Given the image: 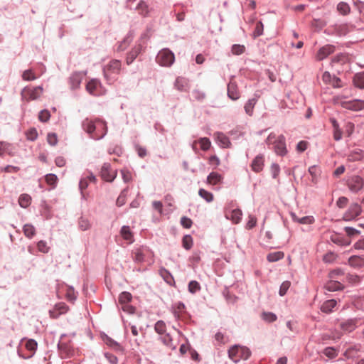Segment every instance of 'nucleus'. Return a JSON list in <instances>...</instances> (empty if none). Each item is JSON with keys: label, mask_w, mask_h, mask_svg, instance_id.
<instances>
[{"label": "nucleus", "mask_w": 364, "mask_h": 364, "mask_svg": "<svg viewBox=\"0 0 364 364\" xmlns=\"http://www.w3.org/2000/svg\"><path fill=\"white\" fill-rule=\"evenodd\" d=\"M198 194L200 197H202L208 203L212 202L213 200V195L211 193L205 191V189H200L198 191Z\"/></svg>", "instance_id": "44"}, {"label": "nucleus", "mask_w": 364, "mask_h": 364, "mask_svg": "<svg viewBox=\"0 0 364 364\" xmlns=\"http://www.w3.org/2000/svg\"><path fill=\"white\" fill-rule=\"evenodd\" d=\"M27 139L31 141H33L38 137V132L36 129L32 128L28 130L26 132Z\"/></svg>", "instance_id": "64"}, {"label": "nucleus", "mask_w": 364, "mask_h": 364, "mask_svg": "<svg viewBox=\"0 0 364 364\" xmlns=\"http://www.w3.org/2000/svg\"><path fill=\"white\" fill-rule=\"evenodd\" d=\"M357 327L356 320L350 319L342 322L340 324V328L346 332H351Z\"/></svg>", "instance_id": "21"}, {"label": "nucleus", "mask_w": 364, "mask_h": 364, "mask_svg": "<svg viewBox=\"0 0 364 364\" xmlns=\"http://www.w3.org/2000/svg\"><path fill=\"white\" fill-rule=\"evenodd\" d=\"M136 10L138 11V12L141 14V15H144L145 16L146 14H148V11H149V9H148V6L147 4L143 1H141L137 6H136Z\"/></svg>", "instance_id": "48"}, {"label": "nucleus", "mask_w": 364, "mask_h": 364, "mask_svg": "<svg viewBox=\"0 0 364 364\" xmlns=\"http://www.w3.org/2000/svg\"><path fill=\"white\" fill-rule=\"evenodd\" d=\"M185 312V305L182 303H178L173 309V314L177 318L182 316L183 313Z\"/></svg>", "instance_id": "41"}, {"label": "nucleus", "mask_w": 364, "mask_h": 364, "mask_svg": "<svg viewBox=\"0 0 364 364\" xmlns=\"http://www.w3.org/2000/svg\"><path fill=\"white\" fill-rule=\"evenodd\" d=\"M121 69V62L118 60H112L104 68V75L107 80L112 79V74H118Z\"/></svg>", "instance_id": "7"}, {"label": "nucleus", "mask_w": 364, "mask_h": 364, "mask_svg": "<svg viewBox=\"0 0 364 364\" xmlns=\"http://www.w3.org/2000/svg\"><path fill=\"white\" fill-rule=\"evenodd\" d=\"M132 294L129 292L124 291L119 294V301L121 304L129 303L132 300Z\"/></svg>", "instance_id": "47"}, {"label": "nucleus", "mask_w": 364, "mask_h": 364, "mask_svg": "<svg viewBox=\"0 0 364 364\" xmlns=\"http://www.w3.org/2000/svg\"><path fill=\"white\" fill-rule=\"evenodd\" d=\"M341 105L345 109L353 111H359L364 108V101L360 100H353L349 101H341Z\"/></svg>", "instance_id": "11"}, {"label": "nucleus", "mask_w": 364, "mask_h": 364, "mask_svg": "<svg viewBox=\"0 0 364 364\" xmlns=\"http://www.w3.org/2000/svg\"><path fill=\"white\" fill-rule=\"evenodd\" d=\"M60 313V314H65L68 311V306L63 302L57 304L54 308Z\"/></svg>", "instance_id": "55"}, {"label": "nucleus", "mask_w": 364, "mask_h": 364, "mask_svg": "<svg viewBox=\"0 0 364 364\" xmlns=\"http://www.w3.org/2000/svg\"><path fill=\"white\" fill-rule=\"evenodd\" d=\"M26 348L28 350L34 352L37 348V343L34 340L30 339L26 341Z\"/></svg>", "instance_id": "63"}, {"label": "nucleus", "mask_w": 364, "mask_h": 364, "mask_svg": "<svg viewBox=\"0 0 364 364\" xmlns=\"http://www.w3.org/2000/svg\"><path fill=\"white\" fill-rule=\"evenodd\" d=\"M82 128L94 139H100L107 134V127L106 122L102 119L92 120L85 119L82 122Z\"/></svg>", "instance_id": "1"}, {"label": "nucleus", "mask_w": 364, "mask_h": 364, "mask_svg": "<svg viewBox=\"0 0 364 364\" xmlns=\"http://www.w3.org/2000/svg\"><path fill=\"white\" fill-rule=\"evenodd\" d=\"M291 218L294 222L298 223L299 224L304 225H310L314 223L315 219L313 216H304L302 218H299L295 213H291Z\"/></svg>", "instance_id": "17"}, {"label": "nucleus", "mask_w": 364, "mask_h": 364, "mask_svg": "<svg viewBox=\"0 0 364 364\" xmlns=\"http://www.w3.org/2000/svg\"><path fill=\"white\" fill-rule=\"evenodd\" d=\"M335 52V47L332 45H326L321 48L316 55V58L317 60H322L324 58H327L329 55Z\"/></svg>", "instance_id": "13"}, {"label": "nucleus", "mask_w": 364, "mask_h": 364, "mask_svg": "<svg viewBox=\"0 0 364 364\" xmlns=\"http://www.w3.org/2000/svg\"><path fill=\"white\" fill-rule=\"evenodd\" d=\"M188 87V80L183 77H177L175 82V87L180 90H186Z\"/></svg>", "instance_id": "32"}, {"label": "nucleus", "mask_w": 364, "mask_h": 364, "mask_svg": "<svg viewBox=\"0 0 364 364\" xmlns=\"http://www.w3.org/2000/svg\"><path fill=\"white\" fill-rule=\"evenodd\" d=\"M46 181L48 185L55 186L58 181V177L53 173H49L46 176Z\"/></svg>", "instance_id": "54"}, {"label": "nucleus", "mask_w": 364, "mask_h": 364, "mask_svg": "<svg viewBox=\"0 0 364 364\" xmlns=\"http://www.w3.org/2000/svg\"><path fill=\"white\" fill-rule=\"evenodd\" d=\"M156 60L161 66L169 67L174 63L175 56L169 49L164 48L159 51Z\"/></svg>", "instance_id": "5"}, {"label": "nucleus", "mask_w": 364, "mask_h": 364, "mask_svg": "<svg viewBox=\"0 0 364 364\" xmlns=\"http://www.w3.org/2000/svg\"><path fill=\"white\" fill-rule=\"evenodd\" d=\"M336 301L334 299L327 300L323 303L321 306V311L322 312L328 314L332 311V309L336 306Z\"/></svg>", "instance_id": "22"}, {"label": "nucleus", "mask_w": 364, "mask_h": 364, "mask_svg": "<svg viewBox=\"0 0 364 364\" xmlns=\"http://www.w3.org/2000/svg\"><path fill=\"white\" fill-rule=\"evenodd\" d=\"M347 185L351 191L356 193L363 188L364 180L359 176H352L348 179Z\"/></svg>", "instance_id": "9"}, {"label": "nucleus", "mask_w": 364, "mask_h": 364, "mask_svg": "<svg viewBox=\"0 0 364 364\" xmlns=\"http://www.w3.org/2000/svg\"><path fill=\"white\" fill-rule=\"evenodd\" d=\"M363 158V151L360 149H356L348 155V160L350 161H360Z\"/></svg>", "instance_id": "26"}, {"label": "nucleus", "mask_w": 364, "mask_h": 364, "mask_svg": "<svg viewBox=\"0 0 364 364\" xmlns=\"http://www.w3.org/2000/svg\"><path fill=\"white\" fill-rule=\"evenodd\" d=\"M154 329L159 334H164L166 331V323L163 321H158L155 324Z\"/></svg>", "instance_id": "46"}, {"label": "nucleus", "mask_w": 364, "mask_h": 364, "mask_svg": "<svg viewBox=\"0 0 364 364\" xmlns=\"http://www.w3.org/2000/svg\"><path fill=\"white\" fill-rule=\"evenodd\" d=\"M263 23L261 21H258L256 24L253 36L255 38L258 37L263 33Z\"/></svg>", "instance_id": "57"}, {"label": "nucleus", "mask_w": 364, "mask_h": 364, "mask_svg": "<svg viewBox=\"0 0 364 364\" xmlns=\"http://www.w3.org/2000/svg\"><path fill=\"white\" fill-rule=\"evenodd\" d=\"M353 83L355 87L364 89V72L358 73L354 76Z\"/></svg>", "instance_id": "30"}, {"label": "nucleus", "mask_w": 364, "mask_h": 364, "mask_svg": "<svg viewBox=\"0 0 364 364\" xmlns=\"http://www.w3.org/2000/svg\"><path fill=\"white\" fill-rule=\"evenodd\" d=\"M43 92V88L41 86L35 87H26L21 91L22 98L29 101L38 99Z\"/></svg>", "instance_id": "6"}, {"label": "nucleus", "mask_w": 364, "mask_h": 364, "mask_svg": "<svg viewBox=\"0 0 364 364\" xmlns=\"http://www.w3.org/2000/svg\"><path fill=\"white\" fill-rule=\"evenodd\" d=\"M291 286V283L289 281H284L282 285L280 286V289H279V295L280 296H284L286 294L287 290L289 289V288Z\"/></svg>", "instance_id": "59"}, {"label": "nucleus", "mask_w": 364, "mask_h": 364, "mask_svg": "<svg viewBox=\"0 0 364 364\" xmlns=\"http://www.w3.org/2000/svg\"><path fill=\"white\" fill-rule=\"evenodd\" d=\"M348 262L352 267H360L364 265V258L359 256H352L349 258Z\"/></svg>", "instance_id": "28"}, {"label": "nucleus", "mask_w": 364, "mask_h": 364, "mask_svg": "<svg viewBox=\"0 0 364 364\" xmlns=\"http://www.w3.org/2000/svg\"><path fill=\"white\" fill-rule=\"evenodd\" d=\"M250 355V349L245 346L235 345L228 350V357L235 363L239 362L241 359L247 360Z\"/></svg>", "instance_id": "3"}, {"label": "nucleus", "mask_w": 364, "mask_h": 364, "mask_svg": "<svg viewBox=\"0 0 364 364\" xmlns=\"http://www.w3.org/2000/svg\"><path fill=\"white\" fill-rule=\"evenodd\" d=\"M117 170L112 169L109 164L105 163L102 165L100 171L101 178L107 182H112L117 177Z\"/></svg>", "instance_id": "8"}, {"label": "nucleus", "mask_w": 364, "mask_h": 364, "mask_svg": "<svg viewBox=\"0 0 364 364\" xmlns=\"http://www.w3.org/2000/svg\"><path fill=\"white\" fill-rule=\"evenodd\" d=\"M268 145H273V148L277 154L284 156L287 153L286 147L285 137L283 135L277 136L274 133H271L266 139Z\"/></svg>", "instance_id": "2"}, {"label": "nucleus", "mask_w": 364, "mask_h": 364, "mask_svg": "<svg viewBox=\"0 0 364 364\" xmlns=\"http://www.w3.org/2000/svg\"><path fill=\"white\" fill-rule=\"evenodd\" d=\"M331 240L339 245L341 246H347L349 245L350 243V241L346 240V239L343 238L342 237L335 235L331 237Z\"/></svg>", "instance_id": "45"}, {"label": "nucleus", "mask_w": 364, "mask_h": 364, "mask_svg": "<svg viewBox=\"0 0 364 364\" xmlns=\"http://www.w3.org/2000/svg\"><path fill=\"white\" fill-rule=\"evenodd\" d=\"M23 231L24 235L29 238L32 237L36 233L35 228L31 224H26L23 228Z\"/></svg>", "instance_id": "39"}, {"label": "nucleus", "mask_w": 364, "mask_h": 364, "mask_svg": "<svg viewBox=\"0 0 364 364\" xmlns=\"http://www.w3.org/2000/svg\"><path fill=\"white\" fill-rule=\"evenodd\" d=\"M50 114L48 110L44 109L40 112L38 119L41 122H46L49 120Z\"/></svg>", "instance_id": "53"}, {"label": "nucleus", "mask_w": 364, "mask_h": 364, "mask_svg": "<svg viewBox=\"0 0 364 364\" xmlns=\"http://www.w3.org/2000/svg\"><path fill=\"white\" fill-rule=\"evenodd\" d=\"M105 341L107 345L114 348V349L117 350H120V351H122L123 349L120 346L119 344H118L116 341H114V340H112L111 338H108L107 337L105 339Z\"/></svg>", "instance_id": "51"}, {"label": "nucleus", "mask_w": 364, "mask_h": 364, "mask_svg": "<svg viewBox=\"0 0 364 364\" xmlns=\"http://www.w3.org/2000/svg\"><path fill=\"white\" fill-rule=\"evenodd\" d=\"M361 212L360 206L357 204H353L349 208L348 210L345 213L344 218L346 220H350L360 215Z\"/></svg>", "instance_id": "15"}, {"label": "nucleus", "mask_w": 364, "mask_h": 364, "mask_svg": "<svg viewBox=\"0 0 364 364\" xmlns=\"http://www.w3.org/2000/svg\"><path fill=\"white\" fill-rule=\"evenodd\" d=\"M255 105H256L255 99H250L247 102V103L245 105V112L248 115L251 116L252 114L253 109H254Z\"/></svg>", "instance_id": "40"}, {"label": "nucleus", "mask_w": 364, "mask_h": 364, "mask_svg": "<svg viewBox=\"0 0 364 364\" xmlns=\"http://www.w3.org/2000/svg\"><path fill=\"white\" fill-rule=\"evenodd\" d=\"M132 257L136 263H143L144 262H153V252L147 247L142 246L134 249L132 251Z\"/></svg>", "instance_id": "4"}, {"label": "nucleus", "mask_w": 364, "mask_h": 364, "mask_svg": "<svg viewBox=\"0 0 364 364\" xmlns=\"http://www.w3.org/2000/svg\"><path fill=\"white\" fill-rule=\"evenodd\" d=\"M242 211L240 209H235L230 213L226 212L225 216L228 219H230L234 223L237 224L242 219Z\"/></svg>", "instance_id": "18"}, {"label": "nucleus", "mask_w": 364, "mask_h": 364, "mask_svg": "<svg viewBox=\"0 0 364 364\" xmlns=\"http://www.w3.org/2000/svg\"><path fill=\"white\" fill-rule=\"evenodd\" d=\"M161 340H162V342L164 343V345H166L167 347H168L170 349H175L176 348V346L173 344V340H172V338L171 337V336L169 334H165L162 338H161Z\"/></svg>", "instance_id": "43"}, {"label": "nucleus", "mask_w": 364, "mask_h": 364, "mask_svg": "<svg viewBox=\"0 0 364 364\" xmlns=\"http://www.w3.org/2000/svg\"><path fill=\"white\" fill-rule=\"evenodd\" d=\"M284 257V254L283 252L278 251L274 252H271L267 255V259L270 262H277Z\"/></svg>", "instance_id": "33"}, {"label": "nucleus", "mask_w": 364, "mask_h": 364, "mask_svg": "<svg viewBox=\"0 0 364 364\" xmlns=\"http://www.w3.org/2000/svg\"><path fill=\"white\" fill-rule=\"evenodd\" d=\"M338 11L342 15H347L350 11V8L349 5L346 2H340L337 5Z\"/></svg>", "instance_id": "36"}, {"label": "nucleus", "mask_w": 364, "mask_h": 364, "mask_svg": "<svg viewBox=\"0 0 364 364\" xmlns=\"http://www.w3.org/2000/svg\"><path fill=\"white\" fill-rule=\"evenodd\" d=\"M38 250L43 253H47L50 249V247L47 245V243L41 240L37 244Z\"/></svg>", "instance_id": "60"}, {"label": "nucleus", "mask_w": 364, "mask_h": 364, "mask_svg": "<svg viewBox=\"0 0 364 364\" xmlns=\"http://www.w3.org/2000/svg\"><path fill=\"white\" fill-rule=\"evenodd\" d=\"M38 77V76L34 73L33 70L31 69H28L25 70L22 74V78L26 81H31L34 80Z\"/></svg>", "instance_id": "38"}, {"label": "nucleus", "mask_w": 364, "mask_h": 364, "mask_svg": "<svg viewBox=\"0 0 364 364\" xmlns=\"http://www.w3.org/2000/svg\"><path fill=\"white\" fill-rule=\"evenodd\" d=\"M198 143L200 144V149L203 151L209 149L211 144L210 141L206 137L200 138L198 140Z\"/></svg>", "instance_id": "49"}, {"label": "nucleus", "mask_w": 364, "mask_h": 364, "mask_svg": "<svg viewBox=\"0 0 364 364\" xmlns=\"http://www.w3.org/2000/svg\"><path fill=\"white\" fill-rule=\"evenodd\" d=\"M264 165V158L262 154L257 155L252 161L251 168L255 173L262 171Z\"/></svg>", "instance_id": "14"}, {"label": "nucleus", "mask_w": 364, "mask_h": 364, "mask_svg": "<svg viewBox=\"0 0 364 364\" xmlns=\"http://www.w3.org/2000/svg\"><path fill=\"white\" fill-rule=\"evenodd\" d=\"M200 287L198 282L191 281L188 284V290L191 293L194 294L198 290H200Z\"/></svg>", "instance_id": "56"}, {"label": "nucleus", "mask_w": 364, "mask_h": 364, "mask_svg": "<svg viewBox=\"0 0 364 364\" xmlns=\"http://www.w3.org/2000/svg\"><path fill=\"white\" fill-rule=\"evenodd\" d=\"M121 173H122L123 181L125 183H128L132 181V173L129 171H128L127 169H122L121 171Z\"/></svg>", "instance_id": "62"}, {"label": "nucleus", "mask_w": 364, "mask_h": 364, "mask_svg": "<svg viewBox=\"0 0 364 364\" xmlns=\"http://www.w3.org/2000/svg\"><path fill=\"white\" fill-rule=\"evenodd\" d=\"M245 50V47L243 45L235 44L232 46V53L234 55H240Z\"/></svg>", "instance_id": "52"}, {"label": "nucleus", "mask_w": 364, "mask_h": 364, "mask_svg": "<svg viewBox=\"0 0 364 364\" xmlns=\"http://www.w3.org/2000/svg\"><path fill=\"white\" fill-rule=\"evenodd\" d=\"M132 41V38L130 36H127L123 41L119 42L116 50L122 52L126 50Z\"/></svg>", "instance_id": "25"}, {"label": "nucleus", "mask_w": 364, "mask_h": 364, "mask_svg": "<svg viewBox=\"0 0 364 364\" xmlns=\"http://www.w3.org/2000/svg\"><path fill=\"white\" fill-rule=\"evenodd\" d=\"M78 225L81 230L85 231L90 228L91 223L87 218L85 217H81L78 220Z\"/></svg>", "instance_id": "35"}, {"label": "nucleus", "mask_w": 364, "mask_h": 364, "mask_svg": "<svg viewBox=\"0 0 364 364\" xmlns=\"http://www.w3.org/2000/svg\"><path fill=\"white\" fill-rule=\"evenodd\" d=\"M309 146V143L306 141H300L296 147V149L298 152L301 153L307 149Z\"/></svg>", "instance_id": "61"}, {"label": "nucleus", "mask_w": 364, "mask_h": 364, "mask_svg": "<svg viewBox=\"0 0 364 364\" xmlns=\"http://www.w3.org/2000/svg\"><path fill=\"white\" fill-rule=\"evenodd\" d=\"M331 122L334 129L333 138L335 140L338 141L342 138V132L338 127V124L335 119H331Z\"/></svg>", "instance_id": "37"}, {"label": "nucleus", "mask_w": 364, "mask_h": 364, "mask_svg": "<svg viewBox=\"0 0 364 364\" xmlns=\"http://www.w3.org/2000/svg\"><path fill=\"white\" fill-rule=\"evenodd\" d=\"M222 178H223L220 174L216 172H212L208 175L207 182L210 185H216L221 182Z\"/></svg>", "instance_id": "24"}, {"label": "nucleus", "mask_w": 364, "mask_h": 364, "mask_svg": "<svg viewBox=\"0 0 364 364\" xmlns=\"http://www.w3.org/2000/svg\"><path fill=\"white\" fill-rule=\"evenodd\" d=\"M216 139L223 147H228L230 144V141L228 136L224 134L218 132L215 134Z\"/></svg>", "instance_id": "31"}, {"label": "nucleus", "mask_w": 364, "mask_h": 364, "mask_svg": "<svg viewBox=\"0 0 364 364\" xmlns=\"http://www.w3.org/2000/svg\"><path fill=\"white\" fill-rule=\"evenodd\" d=\"M261 317L263 320L267 322L272 323L277 320V316L272 312H262L261 314Z\"/></svg>", "instance_id": "42"}, {"label": "nucleus", "mask_w": 364, "mask_h": 364, "mask_svg": "<svg viewBox=\"0 0 364 364\" xmlns=\"http://www.w3.org/2000/svg\"><path fill=\"white\" fill-rule=\"evenodd\" d=\"M31 198L28 194H22L18 198V203L22 208H27L31 204Z\"/></svg>", "instance_id": "34"}, {"label": "nucleus", "mask_w": 364, "mask_h": 364, "mask_svg": "<svg viewBox=\"0 0 364 364\" xmlns=\"http://www.w3.org/2000/svg\"><path fill=\"white\" fill-rule=\"evenodd\" d=\"M325 287L329 291H334L343 289V286L339 282L331 280L326 283Z\"/></svg>", "instance_id": "27"}, {"label": "nucleus", "mask_w": 364, "mask_h": 364, "mask_svg": "<svg viewBox=\"0 0 364 364\" xmlns=\"http://www.w3.org/2000/svg\"><path fill=\"white\" fill-rule=\"evenodd\" d=\"M100 85V82L99 80L96 79H92L90 80L86 85L87 91L91 95H97V88Z\"/></svg>", "instance_id": "19"}, {"label": "nucleus", "mask_w": 364, "mask_h": 364, "mask_svg": "<svg viewBox=\"0 0 364 364\" xmlns=\"http://www.w3.org/2000/svg\"><path fill=\"white\" fill-rule=\"evenodd\" d=\"M85 75L86 72H74L69 79L71 88L73 90L78 88Z\"/></svg>", "instance_id": "12"}, {"label": "nucleus", "mask_w": 364, "mask_h": 364, "mask_svg": "<svg viewBox=\"0 0 364 364\" xmlns=\"http://www.w3.org/2000/svg\"><path fill=\"white\" fill-rule=\"evenodd\" d=\"M323 353L329 359H333L338 356V350L334 347H326L323 350Z\"/></svg>", "instance_id": "29"}, {"label": "nucleus", "mask_w": 364, "mask_h": 364, "mask_svg": "<svg viewBox=\"0 0 364 364\" xmlns=\"http://www.w3.org/2000/svg\"><path fill=\"white\" fill-rule=\"evenodd\" d=\"M144 44V38L142 37L139 42L134 46V47L129 51L127 56V63L128 65L131 64L136 58L141 53Z\"/></svg>", "instance_id": "10"}, {"label": "nucleus", "mask_w": 364, "mask_h": 364, "mask_svg": "<svg viewBox=\"0 0 364 364\" xmlns=\"http://www.w3.org/2000/svg\"><path fill=\"white\" fill-rule=\"evenodd\" d=\"M228 95L232 100H236L240 98V92L237 90V86L235 82H230L228 85Z\"/></svg>", "instance_id": "16"}, {"label": "nucleus", "mask_w": 364, "mask_h": 364, "mask_svg": "<svg viewBox=\"0 0 364 364\" xmlns=\"http://www.w3.org/2000/svg\"><path fill=\"white\" fill-rule=\"evenodd\" d=\"M126 203V190H124L121 192L120 195L118 196L116 204L117 206H122Z\"/></svg>", "instance_id": "58"}, {"label": "nucleus", "mask_w": 364, "mask_h": 364, "mask_svg": "<svg viewBox=\"0 0 364 364\" xmlns=\"http://www.w3.org/2000/svg\"><path fill=\"white\" fill-rule=\"evenodd\" d=\"M120 234L124 240L128 241L129 244L134 242V235L129 226H123L121 228Z\"/></svg>", "instance_id": "20"}, {"label": "nucleus", "mask_w": 364, "mask_h": 364, "mask_svg": "<svg viewBox=\"0 0 364 364\" xmlns=\"http://www.w3.org/2000/svg\"><path fill=\"white\" fill-rule=\"evenodd\" d=\"M95 181H96L95 176L92 173H90L86 178H82L80 180V183H79L80 189L82 191L83 190L87 188L90 182H95Z\"/></svg>", "instance_id": "23"}, {"label": "nucleus", "mask_w": 364, "mask_h": 364, "mask_svg": "<svg viewBox=\"0 0 364 364\" xmlns=\"http://www.w3.org/2000/svg\"><path fill=\"white\" fill-rule=\"evenodd\" d=\"M183 246L186 250H190L193 245V239L190 235H185L183 237Z\"/></svg>", "instance_id": "50"}]
</instances>
